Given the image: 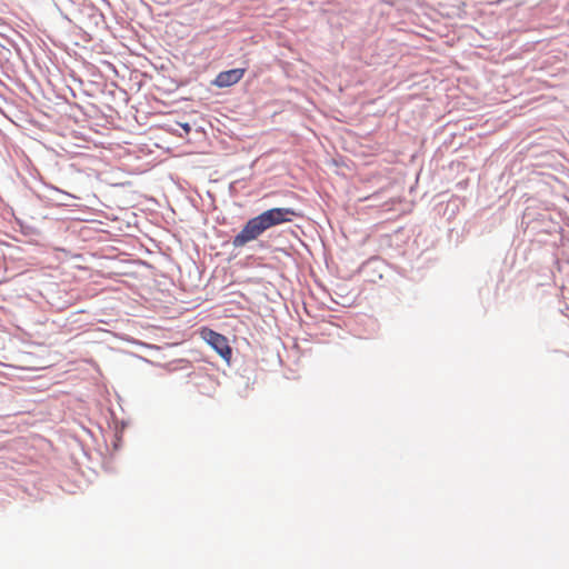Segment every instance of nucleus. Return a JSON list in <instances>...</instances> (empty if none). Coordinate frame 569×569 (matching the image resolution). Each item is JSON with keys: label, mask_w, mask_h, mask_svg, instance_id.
Wrapping results in <instances>:
<instances>
[{"label": "nucleus", "mask_w": 569, "mask_h": 569, "mask_svg": "<svg viewBox=\"0 0 569 569\" xmlns=\"http://www.w3.org/2000/svg\"><path fill=\"white\" fill-rule=\"evenodd\" d=\"M297 216L291 208H272L247 221L241 231L232 239L234 248H241L258 239L266 230L292 221Z\"/></svg>", "instance_id": "nucleus-1"}, {"label": "nucleus", "mask_w": 569, "mask_h": 569, "mask_svg": "<svg viewBox=\"0 0 569 569\" xmlns=\"http://www.w3.org/2000/svg\"><path fill=\"white\" fill-rule=\"evenodd\" d=\"M200 337L214 350L217 353L227 362L230 361L232 356V350L229 346L228 339L219 333L213 331L210 328L203 327L200 330Z\"/></svg>", "instance_id": "nucleus-2"}, {"label": "nucleus", "mask_w": 569, "mask_h": 569, "mask_svg": "<svg viewBox=\"0 0 569 569\" xmlns=\"http://www.w3.org/2000/svg\"><path fill=\"white\" fill-rule=\"evenodd\" d=\"M246 69L237 68L231 70L221 71L213 80V86L218 88H227L238 83L244 76Z\"/></svg>", "instance_id": "nucleus-3"}]
</instances>
